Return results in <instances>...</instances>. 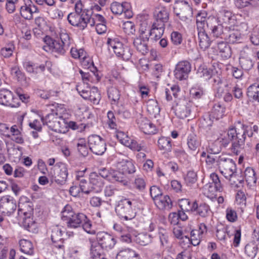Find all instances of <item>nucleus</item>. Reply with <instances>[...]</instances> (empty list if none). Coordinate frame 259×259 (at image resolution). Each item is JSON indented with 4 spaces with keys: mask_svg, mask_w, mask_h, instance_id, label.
Returning <instances> with one entry per match:
<instances>
[{
    "mask_svg": "<svg viewBox=\"0 0 259 259\" xmlns=\"http://www.w3.org/2000/svg\"><path fill=\"white\" fill-rule=\"evenodd\" d=\"M247 127V125L240 121L235 126H230L219 139L221 145L226 148L231 143L230 150L232 153L236 155L240 154L245 147Z\"/></svg>",
    "mask_w": 259,
    "mask_h": 259,
    "instance_id": "nucleus-1",
    "label": "nucleus"
},
{
    "mask_svg": "<svg viewBox=\"0 0 259 259\" xmlns=\"http://www.w3.org/2000/svg\"><path fill=\"white\" fill-rule=\"evenodd\" d=\"M75 12L70 13L67 17L69 23L73 26L83 30L86 28L85 19L89 17V13L92 11L83 9V6L80 1L76 2L75 5Z\"/></svg>",
    "mask_w": 259,
    "mask_h": 259,
    "instance_id": "nucleus-2",
    "label": "nucleus"
},
{
    "mask_svg": "<svg viewBox=\"0 0 259 259\" xmlns=\"http://www.w3.org/2000/svg\"><path fill=\"white\" fill-rule=\"evenodd\" d=\"M133 202L129 199L124 198L118 201L115 211L119 219L124 222L131 221L136 216V212L132 207Z\"/></svg>",
    "mask_w": 259,
    "mask_h": 259,
    "instance_id": "nucleus-3",
    "label": "nucleus"
},
{
    "mask_svg": "<svg viewBox=\"0 0 259 259\" xmlns=\"http://www.w3.org/2000/svg\"><path fill=\"white\" fill-rule=\"evenodd\" d=\"M109 51L112 50L116 55L123 60L128 61L131 58L133 51L127 46H124L118 38H108L107 42Z\"/></svg>",
    "mask_w": 259,
    "mask_h": 259,
    "instance_id": "nucleus-4",
    "label": "nucleus"
},
{
    "mask_svg": "<svg viewBox=\"0 0 259 259\" xmlns=\"http://www.w3.org/2000/svg\"><path fill=\"white\" fill-rule=\"evenodd\" d=\"M68 175V169L66 164L63 163H56L49 172V176L52 178V182H55L60 185L66 183Z\"/></svg>",
    "mask_w": 259,
    "mask_h": 259,
    "instance_id": "nucleus-5",
    "label": "nucleus"
},
{
    "mask_svg": "<svg viewBox=\"0 0 259 259\" xmlns=\"http://www.w3.org/2000/svg\"><path fill=\"white\" fill-rule=\"evenodd\" d=\"M196 25L199 45L202 49L205 50L209 47L211 40L206 33L207 31L205 28V17L198 16L196 19Z\"/></svg>",
    "mask_w": 259,
    "mask_h": 259,
    "instance_id": "nucleus-6",
    "label": "nucleus"
},
{
    "mask_svg": "<svg viewBox=\"0 0 259 259\" xmlns=\"http://www.w3.org/2000/svg\"><path fill=\"white\" fill-rule=\"evenodd\" d=\"M205 28L207 32L216 38H224L225 33L224 32L225 26L217 21L215 17L205 18Z\"/></svg>",
    "mask_w": 259,
    "mask_h": 259,
    "instance_id": "nucleus-7",
    "label": "nucleus"
},
{
    "mask_svg": "<svg viewBox=\"0 0 259 259\" xmlns=\"http://www.w3.org/2000/svg\"><path fill=\"white\" fill-rule=\"evenodd\" d=\"M88 144L90 149L96 155H102L106 150L105 141L97 135L88 137Z\"/></svg>",
    "mask_w": 259,
    "mask_h": 259,
    "instance_id": "nucleus-8",
    "label": "nucleus"
},
{
    "mask_svg": "<svg viewBox=\"0 0 259 259\" xmlns=\"http://www.w3.org/2000/svg\"><path fill=\"white\" fill-rule=\"evenodd\" d=\"M220 160L218 167L221 173L227 179L232 177L236 170L235 162L225 155Z\"/></svg>",
    "mask_w": 259,
    "mask_h": 259,
    "instance_id": "nucleus-9",
    "label": "nucleus"
},
{
    "mask_svg": "<svg viewBox=\"0 0 259 259\" xmlns=\"http://www.w3.org/2000/svg\"><path fill=\"white\" fill-rule=\"evenodd\" d=\"M213 80L217 85L215 87V97L220 99L222 98L227 102H230L232 100L233 97L232 94L228 90V84L226 82H223V81L218 76H217L215 78H213Z\"/></svg>",
    "mask_w": 259,
    "mask_h": 259,
    "instance_id": "nucleus-10",
    "label": "nucleus"
},
{
    "mask_svg": "<svg viewBox=\"0 0 259 259\" xmlns=\"http://www.w3.org/2000/svg\"><path fill=\"white\" fill-rule=\"evenodd\" d=\"M173 8L174 13L183 21L192 16V9L186 1L176 2Z\"/></svg>",
    "mask_w": 259,
    "mask_h": 259,
    "instance_id": "nucleus-11",
    "label": "nucleus"
},
{
    "mask_svg": "<svg viewBox=\"0 0 259 259\" xmlns=\"http://www.w3.org/2000/svg\"><path fill=\"white\" fill-rule=\"evenodd\" d=\"M116 157L119 159L116 163V167L122 174H132L136 171L133 161L125 155L119 153L118 156L116 155Z\"/></svg>",
    "mask_w": 259,
    "mask_h": 259,
    "instance_id": "nucleus-12",
    "label": "nucleus"
},
{
    "mask_svg": "<svg viewBox=\"0 0 259 259\" xmlns=\"http://www.w3.org/2000/svg\"><path fill=\"white\" fill-rule=\"evenodd\" d=\"M17 204L12 196L6 195L0 199V211L7 215H11L16 210Z\"/></svg>",
    "mask_w": 259,
    "mask_h": 259,
    "instance_id": "nucleus-13",
    "label": "nucleus"
},
{
    "mask_svg": "<svg viewBox=\"0 0 259 259\" xmlns=\"http://www.w3.org/2000/svg\"><path fill=\"white\" fill-rule=\"evenodd\" d=\"M96 236L99 246L102 249H111L116 243L114 237L105 232H99L97 233Z\"/></svg>",
    "mask_w": 259,
    "mask_h": 259,
    "instance_id": "nucleus-14",
    "label": "nucleus"
},
{
    "mask_svg": "<svg viewBox=\"0 0 259 259\" xmlns=\"http://www.w3.org/2000/svg\"><path fill=\"white\" fill-rule=\"evenodd\" d=\"M191 70V63L187 60L181 61L179 62L176 66L174 75L180 80H185L188 78Z\"/></svg>",
    "mask_w": 259,
    "mask_h": 259,
    "instance_id": "nucleus-15",
    "label": "nucleus"
},
{
    "mask_svg": "<svg viewBox=\"0 0 259 259\" xmlns=\"http://www.w3.org/2000/svg\"><path fill=\"white\" fill-rule=\"evenodd\" d=\"M217 21L225 26V30L230 31L236 24L235 16L227 10H222L218 14Z\"/></svg>",
    "mask_w": 259,
    "mask_h": 259,
    "instance_id": "nucleus-16",
    "label": "nucleus"
},
{
    "mask_svg": "<svg viewBox=\"0 0 259 259\" xmlns=\"http://www.w3.org/2000/svg\"><path fill=\"white\" fill-rule=\"evenodd\" d=\"M89 69L91 72V73L83 72L81 70L79 71L83 82L88 84V82H98L101 79V76L97 67L94 66L93 62L89 66Z\"/></svg>",
    "mask_w": 259,
    "mask_h": 259,
    "instance_id": "nucleus-17",
    "label": "nucleus"
},
{
    "mask_svg": "<svg viewBox=\"0 0 259 259\" xmlns=\"http://www.w3.org/2000/svg\"><path fill=\"white\" fill-rule=\"evenodd\" d=\"M26 197H21L18 203V217L32 216L33 208L32 203L27 201Z\"/></svg>",
    "mask_w": 259,
    "mask_h": 259,
    "instance_id": "nucleus-18",
    "label": "nucleus"
},
{
    "mask_svg": "<svg viewBox=\"0 0 259 259\" xmlns=\"http://www.w3.org/2000/svg\"><path fill=\"white\" fill-rule=\"evenodd\" d=\"M39 12L38 8L30 0L27 1L20 9V13L22 17L26 20L33 18V14Z\"/></svg>",
    "mask_w": 259,
    "mask_h": 259,
    "instance_id": "nucleus-19",
    "label": "nucleus"
},
{
    "mask_svg": "<svg viewBox=\"0 0 259 259\" xmlns=\"http://www.w3.org/2000/svg\"><path fill=\"white\" fill-rule=\"evenodd\" d=\"M15 100L17 99L14 98L13 93L11 91L7 89L0 91V104L11 107H17L19 106V104L16 103Z\"/></svg>",
    "mask_w": 259,
    "mask_h": 259,
    "instance_id": "nucleus-20",
    "label": "nucleus"
},
{
    "mask_svg": "<svg viewBox=\"0 0 259 259\" xmlns=\"http://www.w3.org/2000/svg\"><path fill=\"white\" fill-rule=\"evenodd\" d=\"M143 33L144 32H142L139 37L134 39L133 45L138 51L142 55H145L149 52L148 46L149 37L147 35L144 36Z\"/></svg>",
    "mask_w": 259,
    "mask_h": 259,
    "instance_id": "nucleus-21",
    "label": "nucleus"
},
{
    "mask_svg": "<svg viewBox=\"0 0 259 259\" xmlns=\"http://www.w3.org/2000/svg\"><path fill=\"white\" fill-rule=\"evenodd\" d=\"M192 104L186 100H182L177 104L176 106V114L180 118L187 117L191 113Z\"/></svg>",
    "mask_w": 259,
    "mask_h": 259,
    "instance_id": "nucleus-22",
    "label": "nucleus"
},
{
    "mask_svg": "<svg viewBox=\"0 0 259 259\" xmlns=\"http://www.w3.org/2000/svg\"><path fill=\"white\" fill-rule=\"evenodd\" d=\"M62 231L58 226L53 227L52 229L51 239L55 247L64 250Z\"/></svg>",
    "mask_w": 259,
    "mask_h": 259,
    "instance_id": "nucleus-23",
    "label": "nucleus"
},
{
    "mask_svg": "<svg viewBox=\"0 0 259 259\" xmlns=\"http://www.w3.org/2000/svg\"><path fill=\"white\" fill-rule=\"evenodd\" d=\"M90 189L91 192L99 193L103 188L104 183L102 178L97 173L94 172L90 175Z\"/></svg>",
    "mask_w": 259,
    "mask_h": 259,
    "instance_id": "nucleus-24",
    "label": "nucleus"
},
{
    "mask_svg": "<svg viewBox=\"0 0 259 259\" xmlns=\"http://www.w3.org/2000/svg\"><path fill=\"white\" fill-rule=\"evenodd\" d=\"M194 209L192 212L195 213L202 218H207L211 214V211L209 206L205 203L201 202L198 204L194 201Z\"/></svg>",
    "mask_w": 259,
    "mask_h": 259,
    "instance_id": "nucleus-25",
    "label": "nucleus"
},
{
    "mask_svg": "<svg viewBox=\"0 0 259 259\" xmlns=\"http://www.w3.org/2000/svg\"><path fill=\"white\" fill-rule=\"evenodd\" d=\"M138 123L140 129L146 134H154L156 133L155 125L146 117L139 118Z\"/></svg>",
    "mask_w": 259,
    "mask_h": 259,
    "instance_id": "nucleus-26",
    "label": "nucleus"
},
{
    "mask_svg": "<svg viewBox=\"0 0 259 259\" xmlns=\"http://www.w3.org/2000/svg\"><path fill=\"white\" fill-rule=\"evenodd\" d=\"M61 116H59L57 112H52L48 114L45 117L41 118V121L44 124L48 125L49 128L55 131L57 127L58 120Z\"/></svg>",
    "mask_w": 259,
    "mask_h": 259,
    "instance_id": "nucleus-27",
    "label": "nucleus"
},
{
    "mask_svg": "<svg viewBox=\"0 0 259 259\" xmlns=\"http://www.w3.org/2000/svg\"><path fill=\"white\" fill-rule=\"evenodd\" d=\"M87 220V215L83 213H75L68 222H67V227L71 228H77L81 226V224Z\"/></svg>",
    "mask_w": 259,
    "mask_h": 259,
    "instance_id": "nucleus-28",
    "label": "nucleus"
},
{
    "mask_svg": "<svg viewBox=\"0 0 259 259\" xmlns=\"http://www.w3.org/2000/svg\"><path fill=\"white\" fill-rule=\"evenodd\" d=\"M157 207L161 210H169L172 206V202L168 195L161 196L159 198L156 199L154 201Z\"/></svg>",
    "mask_w": 259,
    "mask_h": 259,
    "instance_id": "nucleus-29",
    "label": "nucleus"
},
{
    "mask_svg": "<svg viewBox=\"0 0 259 259\" xmlns=\"http://www.w3.org/2000/svg\"><path fill=\"white\" fill-rule=\"evenodd\" d=\"M165 24L154 22L149 32V35L151 36V39L154 40L160 39L163 34Z\"/></svg>",
    "mask_w": 259,
    "mask_h": 259,
    "instance_id": "nucleus-30",
    "label": "nucleus"
},
{
    "mask_svg": "<svg viewBox=\"0 0 259 259\" xmlns=\"http://www.w3.org/2000/svg\"><path fill=\"white\" fill-rule=\"evenodd\" d=\"M210 179L211 182H209L205 185V188L208 189L211 192L213 191V189H215L217 191H222L223 188L218 176L215 173H212L210 175Z\"/></svg>",
    "mask_w": 259,
    "mask_h": 259,
    "instance_id": "nucleus-31",
    "label": "nucleus"
},
{
    "mask_svg": "<svg viewBox=\"0 0 259 259\" xmlns=\"http://www.w3.org/2000/svg\"><path fill=\"white\" fill-rule=\"evenodd\" d=\"M212 70L204 65H200L196 72L197 77L201 81H207L212 77Z\"/></svg>",
    "mask_w": 259,
    "mask_h": 259,
    "instance_id": "nucleus-32",
    "label": "nucleus"
},
{
    "mask_svg": "<svg viewBox=\"0 0 259 259\" xmlns=\"http://www.w3.org/2000/svg\"><path fill=\"white\" fill-rule=\"evenodd\" d=\"M247 96L250 101L259 102V83H254L249 86Z\"/></svg>",
    "mask_w": 259,
    "mask_h": 259,
    "instance_id": "nucleus-33",
    "label": "nucleus"
},
{
    "mask_svg": "<svg viewBox=\"0 0 259 259\" xmlns=\"http://www.w3.org/2000/svg\"><path fill=\"white\" fill-rule=\"evenodd\" d=\"M217 45L218 50L223 58L227 59L231 57V49L230 46L226 42L221 41L218 42Z\"/></svg>",
    "mask_w": 259,
    "mask_h": 259,
    "instance_id": "nucleus-34",
    "label": "nucleus"
},
{
    "mask_svg": "<svg viewBox=\"0 0 259 259\" xmlns=\"http://www.w3.org/2000/svg\"><path fill=\"white\" fill-rule=\"evenodd\" d=\"M120 142L134 151H145L146 149V147L144 145L141 144H138L137 142L134 140L122 139H120Z\"/></svg>",
    "mask_w": 259,
    "mask_h": 259,
    "instance_id": "nucleus-35",
    "label": "nucleus"
},
{
    "mask_svg": "<svg viewBox=\"0 0 259 259\" xmlns=\"http://www.w3.org/2000/svg\"><path fill=\"white\" fill-rule=\"evenodd\" d=\"M114 259H139V256L134 250L127 248L120 251Z\"/></svg>",
    "mask_w": 259,
    "mask_h": 259,
    "instance_id": "nucleus-36",
    "label": "nucleus"
},
{
    "mask_svg": "<svg viewBox=\"0 0 259 259\" xmlns=\"http://www.w3.org/2000/svg\"><path fill=\"white\" fill-rule=\"evenodd\" d=\"M187 145L190 150L195 152L196 154L198 153L200 146V142L195 135L191 134L188 136Z\"/></svg>",
    "mask_w": 259,
    "mask_h": 259,
    "instance_id": "nucleus-37",
    "label": "nucleus"
},
{
    "mask_svg": "<svg viewBox=\"0 0 259 259\" xmlns=\"http://www.w3.org/2000/svg\"><path fill=\"white\" fill-rule=\"evenodd\" d=\"M158 146L160 150L168 153L171 151L172 146L169 137H162L158 141Z\"/></svg>",
    "mask_w": 259,
    "mask_h": 259,
    "instance_id": "nucleus-38",
    "label": "nucleus"
},
{
    "mask_svg": "<svg viewBox=\"0 0 259 259\" xmlns=\"http://www.w3.org/2000/svg\"><path fill=\"white\" fill-rule=\"evenodd\" d=\"M86 27L88 25L91 27L96 25L97 23H105V20L104 18L100 14H95L92 16V13L89 14V17L85 19Z\"/></svg>",
    "mask_w": 259,
    "mask_h": 259,
    "instance_id": "nucleus-39",
    "label": "nucleus"
},
{
    "mask_svg": "<svg viewBox=\"0 0 259 259\" xmlns=\"http://www.w3.org/2000/svg\"><path fill=\"white\" fill-rule=\"evenodd\" d=\"M20 250L24 253L31 255L33 253V246L32 242L28 240L21 239L19 241Z\"/></svg>",
    "mask_w": 259,
    "mask_h": 259,
    "instance_id": "nucleus-40",
    "label": "nucleus"
},
{
    "mask_svg": "<svg viewBox=\"0 0 259 259\" xmlns=\"http://www.w3.org/2000/svg\"><path fill=\"white\" fill-rule=\"evenodd\" d=\"M147 109L148 112L155 117L156 115L159 114L160 109L158 106V102L154 99L149 100L147 103Z\"/></svg>",
    "mask_w": 259,
    "mask_h": 259,
    "instance_id": "nucleus-41",
    "label": "nucleus"
},
{
    "mask_svg": "<svg viewBox=\"0 0 259 259\" xmlns=\"http://www.w3.org/2000/svg\"><path fill=\"white\" fill-rule=\"evenodd\" d=\"M258 247L255 242L247 244L245 247V253L250 258H253L256 255Z\"/></svg>",
    "mask_w": 259,
    "mask_h": 259,
    "instance_id": "nucleus-42",
    "label": "nucleus"
},
{
    "mask_svg": "<svg viewBox=\"0 0 259 259\" xmlns=\"http://www.w3.org/2000/svg\"><path fill=\"white\" fill-rule=\"evenodd\" d=\"M108 96L111 104H117L120 97V92L117 88L112 87L108 90Z\"/></svg>",
    "mask_w": 259,
    "mask_h": 259,
    "instance_id": "nucleus-43",
    "label": "nucleus"
},
{
    "mask_svg": "<svg viewBox=\"0 0 259 259\" xmlns=\"http://www.w3.org/2000/svg\"><path fill=\"white\" fill-rule=\"evenodd\" d=\"M90 259H106L102 249L98 246H93L91 247Z\"/></svg>",
    "mask_w": 259,
    "mask_h": 259,
    "instance_id": "nucleus-44",
    "label": "nucleus"
},
{
    "mask_svg": "<svg viewBox=\"0 0 259 259\" xmlns=\"http://www.w3.org/2000/svg\"><path fill=\"white\" fill-rule=\"evenodd\" d=\"M244 176L246 181L250 185L255 184L256 182V177L254 169L250 167H247L244 171Z\"/></svg>",
    "mask_w": 259,
    "mask_h": 259,
    "instance_id": "nucleus-45",
    "label": "nucleus"
},
{
    "mask_svg": "<svg viewBox=\"0 0 259 259\" xmlns=\"http://www.w3.org/2000/svg\"><path fill=\"white\" fill-rule=\"evenodd\" d=\"M235 5L239 9L249 6L256 7L259 5V0H235Z\"/></svg>",
    "mask_w": 259,
    "mask_h": 259,
    "instance_id": "nucleus-46",
    "label": "nucleus"
},
{
    "mask_svg": "<svg viewBox=\"0 0 259 259\" xmlns=\"http://www.w3.org/2000/svg\"><path fill=\"white\" fill-rule=\"evenodd\" d=\"M179 205L181 209L186 211H193L194 209V201L191 202L188 199H182L179 201Z\"/></svg>",
    "mask_w": 259,
    "mask_h": 259,
    "instance_id": "nucleus-47",
    "label": "nucleus"
},
{
    "mask_svg": "<svg viewBox=\"0 0 259 259\" xmlns=\"http://www.w3.org/2000/svg\"><path fill=\"white\" fill-rule=\"evenodd\" d=\"M127 2H122L121 3L117 2H114L110 5V10L115 15H121L124 12L125 4Z\"/></svg>",
    "mask_w": 259,
    "mask_h": 259,
    "instance_id": "nucleus-48",
    "label": "nucleus"
},
{
    "mask_svg": "<svg viewBox=\"0 0 259 259\" xmlns=\"http://www.w3.org/2000/svg\"><path fill=\"white\" fill-rule=\"evenodd\" d=\"M168 19L169 14L168 12L165 9H162L157 13L154 22L158 24L161 23L162 24H165V23L168 21Z\"/></svg>",
    "mask_w": 259,
    "mask_h": 259,
    "instance_id": "nucleus-49",
    "label": "nucleus"
},
{
    "mask_svg": "<svg viewBox=\"0 0 259 259\" xmlns=\"http://www.w3.org/2000/svg\"><path fill=\"white\" fill-rule=\"evenodd\" d=\"M214 116L211 115L209 113H206L203 116L200 120V125L203 128H209L213 123Z\"/></svg>",
    "mask_w": 259,
    "mask_h": 259,
    "instance_id": "nucleus-50",
    "label": "nucleus"
},
{
    "mask_svg": "<svg viewBox=\"0 0 259 259\" xmlns=\"http://www.w3.org/2000/svg\"><path fill=\"white\" fill-rule=\"evenodd\" d=\"M135 241L141 245H146L151 241L150 235L145 233H140L135 236Z\"/></svg>",
    "mask_w": 259,
    "mask_h": 259,
    "instance_id": "nucleus-51",
    "label": "nucleus"
},
{
    "mask_svg": "<svg viewBox=\"0 0 259 259\" xmlns=\"http://www.w3.org/2000/svg\"><path fill=\"white\" fill-rule=\"evenodd\" d=\"M52 51L59 55H64L68 48L65 47L64 45L60 41V40H55L52 47Z\"/></svg>",
    "mask_w": 259,
    "mask_h": 259,
    "instance_id": "nucleus-52",
    "label": "nucleus"
},
{
    "mask_svg": "<svg viewBox=\"0 0 259 259\" xmlns=\"http://www.w3.org/2000/svg\"><path fill=\"white\" fill-rule=\"evenodd\" d=\"M239 63L242 69L249 71L253 67L254 63L250 58L240 57L239 58Z\"/></svg>",
    "mask_w": 259,
    "mask_h": 259,
    "instance_id": "nucleus-53",
    "label": "nucleus"
},
{
    "mask_svg": "<svg viewBox=\"0 0 259 259\" xmlns=\"http://www.w3.org/2000/svg\"><path fill=\"white\" fill-rule=\"evenodd\" d=\"M94 104H98L101 100V95L97 88L93 87L90 91L89 98Z\"/></svg>",
    "mask_w": 259,
    "mask_h": 259,
    "instance_id": "nucleus-54",
    "label": "nucleus"
},
{
    "mask_svg": "<svg viewBox=\"0 0 259 259\" xmlns=\"http://www.w3.org/2000/svg\"><path fill=\"white\" fill-rule=\"evenodd\" d=\"M223 155L217 156L210 154L206 155V163L211 167L214 165L219 166L221 158H223Z\"/></svg>",
    "mask_w": 259,
    "mask_h": 259,
    "instance_id": "nucleus-55",
    "label": "nucleus"
},
{
    "mask_svg": "<svg viewBox=\"0 0 259 259\" xmlns=\"http://www.w3.org/2000/svg\"><path fill=\"white\" fill-rule=\"evenodd\" d=\"M225 112V108L222 106L220 104H216L214 105L212 113V116L215 117L216 118L219 119L222 118L224 115Z\"/></svg>",
    "mask_w": 259,
    "mask_h": 259,
    "instance_id": "nucleus-56",
    "label": "nucleus"
},
{
    "mask_svg": "<svg viewBox=\"0 0 259 259\" xmlns=\"http://www.w3.org/2000/svg\"><path fill=\"white\" fill-rule=\"evenodd\" d=\"M77 148L80 156L85 157L88 155V148L83 139L79 140L77 144Z\"/></svg>",
    "mask_w": 259,
    "mask_h": 259,
    "instance_id": "nucleus-57",
    "label": "nucleus"
},
{
    "mask_svg": "<svg viewBox=\"0 0 259 259\" xmlns=\"http://www.w3.org/2000/svg\"><path fill=\"white\" fill-rule=\"evenodd\" d=\"M19 221L22 222L24 227L28 231H30V228L34 224V221L33 220L32 216H23L18 217Z\"/></svg>",
    "mask_w": 259,
    "mask_h": 259,
    "instance_id": "nucleus-58",
    "label": "nucleus"
},
{
    "mask_svg": "<svg viewBox=\"0 0 259 259\" xmlns=\"http://www.w3.org/2000/svg\"><path fill=\"white\" fill-rule=\"evenodd\" d=\"M227 37H228L227 40L230 43L234 44L241 42V35L238 31L231 32L228 35H225L224 38H226Z\"/></svg>",
    "mask_w": 259,
    "mask_h": 259,
    "instance_id": "nucleus-59",
    "label": "nucleus"
},
{
    "mask_svg": "<svg viewBox=\"0 0 259 259\" xmlns=\"http://www.w3.org/2000/svg\"><path fill=\"white\" fill-rule=\"evenodd\" d=\"M74 212L73 211L71 206L69 205H66L61 212L62 219L63 221L68 222L72 215L74 214Z\"/></svg>",
    "mask_w": 259,
    "mask_h": 259,
    "instance_id": "nucleus-60",
    "label": "nucleus"
},
{
    "mask_svg": "<svg viewBox=\"0 0 259 259\" xmlns=\"http://www.w3.org/2000/svg\"><path fill=\"white\" fill-rule=\"evenodd\" d=\"M14 49V44L10 43L1 49V54L5 58L9 57L12 55Z\"/></svg>",
    "mask_w": 259,
    "mask_h": 259,
    "instance_id": "nucleus-61",
    "label": "nucleus"
},
{
    "mask_svg": "<svg viewBox=\"0 0 259 259\" xmlns=\"http://www.w3.org/2000/svg\"><path fill=\"white\" fill-rule=\"evenodd\" d=\"M79 186L81 192L85 194H89L91 193V189H90V181L88 182L84 178L80 179L79 182Z\"/></svg>",
    "mask_w": 259,
    "mask_h": 259,
    "instance_id": "nucleus-62",
    "label": "nucleus"
},
{
    "mask_svg": "<svg viewBox=\"0 0 259 259\" xmlns=\"http://www.w3.org/2000/svg\"><path fill=\"white\" fill-rule=\"evenodd\" d=\"M122 174L120 171H117L115 170L111 171V179H110V181H117L119 182H124V177H123Z\"/></svg>",
    "mask_w": 259,
    "mask_h": 259,
    "instance_id": "nucleus-63",
    "label": "nucleus"
},
{
    "mask_svg": "<svg viewBox=\"0 0 259 259\" xmlns=\"http://www.w3.org/2000/svg\"><path fill=\"white\" fill-rule=\"evenodd\" d=\"M150 193L154 201L163 195L160 189L156 186H153L150 188Z\"/></svg>",
    "mask_w": 259,
    "mask_h": 259,
    "instance_id": "nucleus-64",
    "label": "nucleus"
}]
</instances>
